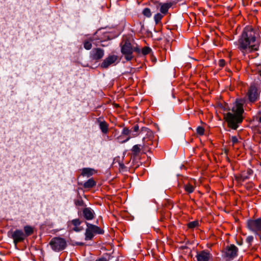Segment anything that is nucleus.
Listing matches in <instances>:
<instances>
[{
    "instance_id": "393cba45",
    "label": "nucleus",
    "mask_w": 261,
    "mask_h": 261,
    "mask_svg": "<svg viewBox=\"0 0 261 261\" xmlns=\"http://www.w3.org/2000/svg\"><path fill=\"white\" fill-rule=\"evenodd\" d=\"M164 14L162 13H157L154 16V19L156 24L159 23L162 18L163 17Z\"/></svg>"
},
{
    "instance_id": "f704fd0d",
    "label": "nucleus",
    "mask_w": 261,
    "mask_h": 261,
    "mask_svg": "<svg viewBox=\"0 0 261 261\" xmlns=\"http://www.w3.org/2000/svg\"><path fill=\"white\" fill-rule=\"evenodd\" d=\"M248 178V177L247 176H245L244 175H242L241 176V178H242V180L243 181L245 180V179H246L247 178Z\"/></svg>"
},
{
    "instance_id": "473e14b6",
    "label": "nucleus",
    "mask_w": 261,
    "mask_h": 261,
    "mask_svg": "<svg viewBox=\"0 0 261 261\" xmlns=\"http://www.w3.org/2000/svg\"><path fill=\"white\" fill-rule=\"evenodd\" d=\"M96 261H108V260L105 257H101L97 259Z\"/></svg>"
},
{
    "instance_id": "20e7f679",
    "label": "nucleus",
    "mask_w": 261,
    "mask_h": 261,
    "mask_svg": "<svg viewBox=\"0 0 261 261\" xmlns=\"http://www.w3.org/2000/svg\"><path fill=\"white\" fill-rule=\"evenodd\" d=\"M151 132L147 127L141 126L139 124H136L132 129V138L140 136L144 141L146 135H150Z\"/></svg>"
},
{
    "instance_id": "6ab92c4d",
    "label": "nucleus",
    "mask_w": 261,
    "mask_h": 261,
    "mask_svg": "<svg viewBox=\"0 0 261 261\" xmlns=\"http://www.w3.org/2000/svg\"><path fill=\"white\" fill-rule=\"evenodd\" d=\"M94 170L91 168H84L82 170V174L84 176L89 177L92 175L94 173Z\"/></svg>"
},
{
    "instance_id": "423d86ee",
    "label": "nucleus",
    "mask_w": 261,
    "mask_h": 261,
    "mask_svg": "<svg viewBox=\"0 0 261 261\" xmlns=\"http://www.w3.org/2000/svg\"><path fill=\"white\" fill-rule=\"evenodd\" d=\"M248 228L254 232L261 241V218L255 220H249L247 222Z\"/></svg>"
},
{
    "instance_id": "0eeeda50",
    "label": "nucleus",
    "mask_w": 261,
    "mask_h": 261,
    "mask_svg": "<svg viewBox=\"0 0 261 261\" xmlns=\"http://www.w3.org/2000/svg\"><path fill=\"white\" fill-rule=\"evenodd\" d=\"M119 61L118 57L115 55H109L100 63V67L102 68L107 69L110 66L115 65Z\"/></svg>"
},
{
    "instance_id": "7ed1b4c3",
    "label": "nucleus",
    "mask_w": 261,
    "mask_h": 261,
    "mask_svg": "<svg viewBox=\"0 0 261 261\" xmlns=\"http://www.w3.org/2000/svg\"><path fill=\"white\" fill-rule=\"evenodd\" d=\"M87 226L85 236V240H91L96 234H103L104 231L99 227L85 222Z\"/></svg>"
},
{
    "instance_id": "a878e982",
    "label": "nucleus",
    "mask_w": 261,
    "mask_h": 261,
    "mask_svg": "<svg viewBox=\"0 0 261 261\" xmlns=\"http://www.w3.org/2000/svg\"><path fill=\"white\" fill-rule=\"evenodd\" d=\"M142 13L144 16H145L147 17H150L151 16V13L150 10L148 8H145L143 10Z\"/></svg>"
},
{
    "instance_id": "4be33fe9",
    "label": "nucleus",
    "mask_w": 261,
    "mask_h": 261,
    "mask_svg": "<svg viewBox=\"0 0 261 261\" xmlns=\"http://www.w3.org/2000/svg\"><path fill=\"white\" fill-rule=\"evenodd\" d=\"M94 40V39L90 38L88 40H86L84 42V47L87 50H90L92 48V42Z\"/></svg>"
},
{
    "instance_id": "ddd939ff",
    "label": "nucleus",
    "mask_w": 261,
    "mask_h": 261,
    "mask_svg": "<svg viewBox=\"0 0 261 261\" xmlns=\"http://www.w3.org/2000/svg\"><path fill=\"white\" fill-rule=\"evenodd\" d=\"M196 257L197 261H208L212 255L209 252L203 250L197 252Z\"/></svg>"
},
{
    "instance_id": "dca6fc26",
    "label": "nucleus",
    "mask_w": 261,
    "mask_h": 261,
    "mask_svg": "<svg viewBox=\"0 0 261 261\" xmlns=\"http://www.w3.org/2000/svg\"><path fill=\"white\" fill-rule=\"evenodd\" d=\"M173 5V3L171 2H168L165 3H160L157 6L158 7H160V10L161 13L165 15L167 13L169 9Z\"/></svg>"
},
{
    "instance_id": "39448f33",
    "label": "nucleus",
    "mask_w": 261,
    "mask_h": 261,
    "mask_svg": "<svg viewBox=\"0 0 261 261\" xmlns=\"http://www.w3.org/2000/svg\"><path fill=\"white\" fill-rule=\"evenodd\" d=\"M49 245L54 251L59 252L66 248L67 243L65 239L60 237H55L50 240Z\"/></svg>"
},
{
    "instance_id": "f3484780",
    "label": "nucleus",
    "mask_w": 261,
    "mask_h": 261,
    "mask_svg": "<svg viewBox=\"0 0 261 261\" xmlns=\"http://www.w3.org/2000/svg\"><path fill=\"white\" fill-rule=\"evenodd\" d=\"M68 223V225L71 224L74 226L72 229L75 232H79L83 230L82 227H79L82 223V221L79 219H73L71 221H69Z\"/></svg>"
},
{
    "instance_id": "e433bc0d",
    "label": "nucleus",
    "mask_w": 261,
    "mask_h": 261,
    "mask_svg": "<svg viewBox=\"0 0 261 261\" xmlns=\"http://www.w3.org/2000/svg\"><path fill=\"white\" fill-rule=\"evenodd\" d=\"M83 243H80V245H83Z\"/></svg>"
},
{
    "instance_id": "9d476101",
    "label": "nucleus",
    "mask_w": 261,
    "mask_h": 261,
    "mask_svg": "<svg viewBox=\"0 0 261 261\" xmlns=\"http://www.w3.org/2000/svg\"><path fill=\"white\" fill-rule=\"evenodd\" d=\"M105 51L100 48H94L90 52L89 58L91 61L97 62L104 56Z\"/></svg>"
},
{
    "instance_id": "c756f323",
    "label": "nucleus",
    "mask_w": 261,
    "mask_h": 261,
    "mask_svg": "<svg viewBox=\"0 0 261 261\" xmlns=\"http://www.w3.org/2000/svg\"><path fill=\"white\" fill-rule=\"evenodd\" d=\"M253 240V237L251 236H248L246 238V241L247 243L250 244Z\"/></svg>"
},
{
    "instance_id": "cd10ccee",
    "label": "nucleus",
    "mask_w": 261,
    "mask_h": 261,
    "mask_svg": "<svg viewBox=\"0 0 261 261\" xmlns=\"http://www.w3.org/2000/svg\"><path fill=\"white\" fill-rule=\"evenodd\" d=\"M151 49L148 47H145L142 49V53L143 55H145L150 53Z\"/></svg>"
},
{
    "instance_id": "412c9836",
    "label": "nucleus",
    "mask_w": 261,
    "mask_h": 261,
    "mask_svg": "<svg viewBox=\"0 0 261 261\" xmlns=\"http://www.w3.org/2000/svg\"><path fill=\"white\" fill-rule=\"evenodd\" d=\"M24 234L25 235V238L31 236L34 232V229L31 226L27 225L24 227Z\"/></svg>"
},
{
    "instance_id": "f03ea898",
    "label": "nucleus",
    "mask_w": 261,
    "mask_h": 261,
    "mask_svg": "<svg viewBox=\"0 0 261 261\" xmlns=\"http://www.w3.org/2000/svg\"><path fill=\"white\" fill-rule=\"evenodd\" d=\"M243 99L236 100L234 105L231 109L232 112H228L225 115V119L228 123V126L233 129H236L238 127V124L243 120L242 114L244 112Z\"/></svg>"
},
{
    "instance_id": "1a4fd4ad",
    "label": "nucleus",
    "mask_w": 261,
    "mask_h": 261,
    "mask_svg": "<svg viewBox=\"0 0 261 261\" xmlns=\"http://www.w3.org/2000/svg\"><path fill=\"white\" fill-rule=\"evenodd\" d=\"M121 52L127 61L130 60V42L128 39H123L121 42Z\"/></svg>"
},
{
    "instance_id": "f8f14e48",
    "label": "nucleus",
    "mask_w": 261,
    "mask_h": 261,
    "mask_svg": "<svg viewBox=\"0 0 261 261\" xmlns=\"http://www.w3.org/2000/svg\"><path fill=\"white\" fill-rule=\"evenodd\" d=\"M95 212L91 207H85L82 210V216L86 220H91L95 217Z\"/></svg>"
},
{
    "instance_id": "72a5a7b5",
    "label": "nucleus",
    "mask_w": 261,
    "mask_h": 261,
    "mask_svg": "<svg viewBox=\"0 0 261 261\" xmlns=\"http://www.w3.org/2000/svg\"><path fill=\"white\" fill-rule=\"evenodd\" d=\"M82 204V201L78 200V201H75L76 205H81Z\"/></svg>"
},
{
    "instance_id": "a211bd4d",
    "label": "nucleus",
    "mask_w": 261,
    "mask_h": 261,
    "mask_svg": "<svg viewBox=\"0 0 261 261\" xmlns=\"http://www.w3.org/2000/svg\"><path fill=\"white\" fill-rule=\"evenodd\" d=\"M98 121L99 122V125L101 132L103 134H107L108 131V124L105 121H100L99 120Z\"/></svg>"
},
{
    "instance_id": "c85d7f7f",
    "label": "nucleus",
    "mask_w": 261,
    "mask_h": 261,
    "mask_svg": "<svg viewBox=\"0 0 261 261\" xmlns=\"http://www.w3.org/2000/svg\"><path fill=\"white\" fill-rule=\"evenodd\" d=\"M196 131L197 134H199L200 135H202L204 134V129L202 127L198 126L197 128Z\"/></svg>"
},
{
    "instance_id": "2eb2a0df",
    "label": "nucleus",
    "mask_w": 261,
    "mask_h": 261,
    "mask_svg": "<svg viewBox=\"0 0 261 261\" xmlns=\"http://www.w3.org/2000/svg\"><path fill=\"white\" fill-rule=\"evenodd\" d=\"M129 133V130L127 128H124L122 132V134L117 138L118 141L119 143H125L129 139V137L128 136Z\"/></svg>"
},
{
    "instance_id": "6e6552de",
    "label": "nucleus",
    "mask_w": 261,
    "mask_h": 261,
    "mask_svg": "<svg viewBox=\"0 0 261 261\" xmlns=\"http://www.w3.org/2000/svg\"><path fill=\"white\" fill-rule=\"evenodd\" d=\"M238 248L233 244L227 246L223 251L224 257L232 259L238 255Z\"/></svg>"
},
{
    "instance_id": "5701e85b",
    "label": "nucleus",
    "mask_w": 261,
    "mask_h": 261,
    "mask_svg": "<svg viewBox=\"0 0 261 261\" xmlns=\"http://www.w3.org/2000/svg\"><path fill=\"white\" fill-rule=\"evenodd\" d=\"M133 51L139 54L140 53L141 49L139 46L132 39V53Z\"/></svg>"
},
{
    "instance_id": "9b49d317",
    "label": "nucleus",
    "mask_w": 261,
    "mask_h": 261,
    "mask_svg": "<svg viewBox=\"0 0 261 261\" xmlns=\"http://www.w3.org/2000/svg\"><path fill=\"white\" fill-rule=\"evenodd\" d=\"M12 238L13 240L14 243L15 245L18 243L22 242L25 238V235L22 230L20 229H16L15 231L12 232Z\"/></svg>"
},
{
    "instance_id": "7c9ffc66",
    "label": "nucleus",
    "mask_w": 261,
    "mask_h": 261,
    "mask_svg": "<svg viewBox=\"0 0 261 261\" xmlns=\"http://www.w3.org/2000/svg\"><path fill=\"white\" fill-rule=\"evenodd\" d=\"M231 141L233 144L238 142V139L236 136H232L231 137Z\"/></svg>"
},
{
    "instance_id": "2f4dec72",
    "label": "nucleus",
    "mask_w": 261,
    "mask_h": 261,
    "mask_svg": "<svg viewBox=\"0 0 261 261\" xmlns=\"http://www.w3.org/2000/svg\"><path fill=\"white\" fill-rule=\"evenodd\" d=\"M219 65L221 67H223L225 65V61L223 59H221L219 61Z\"/></svg>"
},
{
    "instance_id": "b1692460",
    "label": "nucleus",
    "mask_w": 261,
    "mask_h": 261,
    "mask_svg": "<svg viewBox=\"0 0 261 261\" xmlns=\"http://www.w3.org/2000/svg\"><path fill=\"white\" fill-rule=\"evenodd\" d=\"M185 190L188 193H192L194 190V187L190 184H185L184 186Z\"/></svg>"
},
{
    "instance_id": "4468645a",
    "label": "nucleus",
    "mask_w": 261,
    "mask_h": 261,
    "mask_svg": "<svg viewBox=\"0 0 261 261\" xmlns=\"http://www.w3.org/2000/svg\"><path fill=\"white\" fill-rule=\"evenodd\" d=\"M143 147V145L141 144H138L134 145L132 148V152L134 154V162H138V161L140 160L139 153L140 152L141 148Z\"/></svg>"
},
{
    "instance_id": "c9c22d12",
    "label": "nucleus",
    "mask_w": 261,
    "mask_h": 261,
    "mask_svg": "<svg viewBox=\"0 0 261 261\" xmlns=\"http://www.w3.org/2000/svg\"><path fill=\"white\" fill-rule=\"evenodd\" d=\"M248 174H249V175L252 174V170H248Z\"/></svg>"
},
{
    "instance_id": "bb28decb",
    "label": "nucleus",
    "mask_w": 261,
    "mask_h": 261,
    "mask_svg": "<svg viewBox=\"0 0 261 261\" xmlns=\"http://www.w3.org/2000/svg\"><path fill=\"white\" fill-rule=\"evenodd\" d=\"M198 225V222L196 221H192L188 223V226L190 228H194Z\"/></svg>"
},
{
    "instance_id": "aec40b11",
    "label": "nucleus",
    "mask_w": 261,
    "mask_h": 261,
    "mask_svg": "<svg viewBox=\"0 0 261 261\" xmlns=\"http://www.w3.org/2000/svg\"><path fill=\"white\" fill-rule=\"evenodd\" d=\"M96 185L95 181L92 179H89L86 181L84 184V187L85 188H91L94 187Z\"/></svg>"
},
{
    "instance_id": "f257e3e1",
    "label": "nucleus",
    "mask_w": 261,
    "mask_h": 261,
    "mask_svg": "<svg viewBox=\"0 0 261 261\" xmlns=\"http://www.w3.org/2000/svg\"><path fill=\"white\" fill-rule=\"evenodd\" d=\"M234 44L244 54L256 51L259 46L258 34L250 26L245 27L238 41Z\"/></svg>"
}]
</instances>
